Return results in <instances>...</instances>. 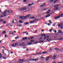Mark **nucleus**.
I'll use <instances>...</instances> for the list:
<instances>
[{
    "mask_svg": "<svg viewBox=\"0 0 63 63\" xmlns=\"http://www.w3.org/2000/svg\"><path fill=\"white\" fill-rule=\"evenodd\" d=\"M59 6V5H58V4H56V5L54 6V7H55V8L54 9V10H57V8H57V7H58V6Z\"/></svg>",
    "mask_w": 63,
    "mask_h": 63,
    "instance_id": "nucleus-1",
    "label": "nucleus"
},
{
    "mask_svg": "<svg viewBox=\"0 0 63 63\" xmlns=\"http://www.w3.org/2000/svg\"><path fill=\"white\" fill-rule=\"evenodd\" d=\"M20 18H22V19H26V18H27V17L26 16H20Z\"/></svg>",
    "mask_w": 63,
    "mask_h": 63,
    "instance_id": "nucleus-2",
    "label": "nucleus"
},
{
    "mask_svg": "<svg viewBox=\"0 0 63 63\" xmlns=\"http://www.w3.org/2000/svg\"><path fill=\"white\" fill-rule=\"evenodd\" d=\"M63 26V24L62 23H60L58 25V26L59 27H60V26H62L61 27V29H62V28H63V27L62 26Z\"/></svg>",
    "mask_w": 63,
    "mask_h": 63,
    "instance_id": "nucleus-3",
    "label": "nucleus"
},
{
    "mask_svg": "<svg viewBox=\"0 0 63 63\" xmlns=\"http://www.w3.org/2000/svg\"><path fill=\"white\" fill-rule=\"evenodd\" d=\"M27 8L26 7H22L21 9V11H24V10H26Z\"/></svg>",
    "mask_w": 63,
    "mask_h": 63,
    "instance_id": "nucleus-4",
    "label": "nucleus"
},
{
    "mask_svg": "<svg viewBox=\"0 0 63 63\" xmlns=\"http://www.w3.org/2000/svg\"><path fill=\"white\" fill-rule=\"evenodd\" d=\"M60 17V16H59L57 17H55V20H56L57 19H58Z\"/></svg>",
    "mask_w": 63,
    "mask_h": 63,
    "instance_id": "nucleus-5",
    "label": "nucleus"
},
{
    "mask_svg": "<svg viewBox=\"0 0 63 63\" xmlns=\"http://www.w3.org/2000/svg\"><path fill=\"white\" fill-rule=\"evenodd\" d=\"M20 61L19 62V63H23L22 61H23V60L22 59H19V60Z\"/></svg>",
    "mask_w": 63,
    "mask_h": 63,
    "instance_id": "nucleus-6",
    "label": "nucleus"
},
{
    "mask_svg": "<svg viewBox=\"0 0 63 63\" xmlns=\"http://www.w3.org/2000/svg\"><path fill=\"white\" fill-rule=\"evenodd\" d=\"M17 25L18 27H21L22 26V25L21 24H17Z\"/></svg>",
    "mask_w": 63,
    "mask_h": 63,
    "instance_id": "nucleus-7",
    "label": "nucleus"
},
{
    "mask_svg": "<svg viewBox=\"0 0 63 63\" xmlns=\"http://www.w3.org/2000/svg\"><path fill=\"white\" fill-rule=\"evenodd\" d=\"M35 22V20L33 21H30V23H33Z\"/></svg>",
    "mask_w": 63,
    "mask_h": 63,
    "instance_id": "nucleus-8",
    "label": "nucleus"
},
{
    "mask_svg": "<svg viewBox=\"0 0 63 63\" xmlns=\"http://www.w3.org/2000/svg\"><path fill=\"white\" fill-rule=\"evenodd\" d=\"M48 37H49L48 36H46L44 38V40H46V39H47V38H48Z\"/></svg>",
    "mask_w": 63,
    "mask_h": 63,
    "instance_id": "nucleus-9",
    "label": "nucleus"
},
{
    "mask_svg": "<svg viewBox=\"0 0 63 63\" xmlns=\"http://www.w3.org/2000/svg\"><path fill=\"white\" fill-rule=\"evenodd\" d=\"M39 43H43L44 42V41L43 40H40L39 41Z\"/></svg>",
    "mask_w": 63,
    "mask_h": 63,
    "instance_id": "nucleus-10",
    "label": "nucleus"
},
{
    "mask_svg": "<svg viewBox=\"0 0 63 63\" xmlns=\"http://www.w3.org/2000/svg\"><path fill=\"white\" fill-rule=\"evenodd\" d=\"M28 44L29 45H32V43L31 42H29L28 43Z\"/></svg>",
    "mask_w": 63,
    "mask_h": 63,
    "instance_id": "nucleus-11",
    "label": "nucleus"
},
{
    "mask_svg": "<svg viewBox=\"0 0 63 63\" xmlns=\"http://www.w3.org/2000/svg\"><path fill=\"white\" fill-rule=\"evenodd\" d=\"M50 12V9H49L48 10V11L46 13V14H49Z\"/></svg>",
    "mask_w": 63,
    "mask_h": 63,
    "instance_id": "nucleus-12",
    "label": "nucleus"
},
{
    "mask_svg": "<svg viewBox=\"0 0 63 63\" xmlns=\"http://www.w3.org/2000/svg\"><path fill=\"white\" fill-rule=\"evenodd\" d=\"M47 53V51H44L42 52V54H46Z\"/></svg>",
    "mask_w": 63,
    "mask_h": 63,
    "instance_id": "nucleus-13",
    "label": "nucleus"
},
{
    "mask_svg": "<svg viewBox=\"0 0 63 63\" xmlns=\"http://www.w3.org/2000/svg\"><path fill=\"white\" fill-rule=\"evenodd\" d=\"M27 39V37H24L22 39V40H26V39Z\"/></svg>",
    "mask_w": 63,
    "mask_h": 63,
    "instance_id": "nucleus-14",
    "label": "nucleus"
},
{
    "mask_svg": "<svg viewBox=\"0 0 63 63\" xmlns=\"http://www.w3.org/2000/svg\"><path fill=\"white\" fill-rule=\"evenodd\" d=\"M50 16V14H49L47 15V16H45L46 17H49V16Z\"/></svg>",
    "mask_w": 63,
    "mask_h": 63,
    "instance_id": "nucleus-15",
    "label": "nucleus"
},
{
    "mask_svg": "<svg viewBox=\"0 0 63 63\" xmlns=\"http://www.w3.org/2000/svg\"><path fill=\"white\" fill-rule=\"evenodd\" d=\"M6 14L4 15H2L1 16V17H4V16H6Z\"/></svg>",
    "mask_w": 63,
    "mask_h": 63,
    "instance_id": "nucleus-16",
    "label": "nucleus"
},
{
    "mask_svg": "<svg viewBox=\"0 0 63 63\" xmlns=\"http://www.w3.org/2000/svg\"><path fill=\"white\" fill-rule=\"evenodd\" d=\"M37 54H38L39 55H40L42 54V53H41L40 52L37 53Z\"/></svg>",
    "mask_w": 63,
    "mask_h": 63,
    "instance_id": "nucleus-17",
    "label": "nucleus"
},
{
    "mask_svg": "<svg viewBox=\"0 0 63 63\" xmlns=\"http://www.w3.org/2000/svg\"><path fill=\"white\" fill-rule=\"evenodd\" d=\"M58 31H59L58 32L59 33H62V31L61 30H58Z\"/></svg>",
    "mask_w": 63,
    "mask_h": 63,
    "instance_id": "nucleus-18",
    "label": "nucleus"
},
{
    "mask_svg": "<svg viewBox=\"0 0 63 63\" xmlns=\"http://www.w3.org/2000/svg\"><path fill=\"white\" fill-rule=\"evenodd\" d=\"M29 24V23L28 22H25L24 23V24L25 25H27V24Z\"/></svg>",
    "mask_w": 63,
    "mask_h": 63,
    "instance_id": "nucleus-19",
    "label": "nucleus"
},
{
    "mask_svg": "<svg viewBox=\"0 0 63 63\" xmlns=\"http://www.w3.org/2000/svg\"><path fill=\"white\" fill-rule=\"evenodd\" d=\"M41 36H46V34H41Z\"/></svg>",
    "mask_w": 63,
    "mask_h": 63,
    "instance_id": "nucleus-20",
    "label": "nucleus"
},
{
    "mask_svg": "<svg viewBox=\"0 0 63 63\" xmlns=\"http://www.w3.org/2000/svg\"><path fill=\"white\" fill-rule=\"evenodd\" d=\"M35 18V17H30V19H33V18Z\"/></svg>",
    "mask_w": 63,
    "mask_h": 63,
    "instance_id": "nucleus-21",
    "label": "nucleus"
},
{
    "mask_svg": "<svg viewBox=\"0 0 63 63\" xmlns=\"http://www.w3.org/2000/svg\"><path fill=\"white\" fill-rule=\"evenodd\" d=\"M7 10H5V11H4V12L3 13V14H6V13L7 12Z\"/></svg>",
    "mask_w": 63,
    "mask_h": 63,
    "instance_id": "nucleus-22",
    "label": "nucleus"
},
{
    "mask_svg": "<svg viewBox=\"0 0 63 63\" xmlns=\"http://www.w3.org/2000/svg\"><path fill=\"white\" fill-rule=\"evenodd\" d=\"M24 44H25V43H24V42L23 43H22L21 44H20V45H22V46H23V47H24V46H23V45H24Z\"/></svg>",
    "mask_w": 63,
    "mask_h": 63,
    "instance_id": "nucleus-23",
    "label": "nucleus"
},
{
    "mask_svg": "<svg viewBox=\"0 0 63 63\" xmlns=\"http://www.w3.org/2000/svg\"><path fill=\"white\" fill-rule=\"evenodd\" d=\"M31 15H27L26 16L27 17H29Z\"/></svg>",
    "mask_w": 63,
    "mask_h": 63,
    "instance_id": "nucleus-24",
    "label": "nucleus"
},
{
    "mask_svg": "<svg viewBox=\"0 0 63 63\" xmlns=\"http://www.w3.org/2000/svg\"><path fill=\"white\" fill-rule=\"evenodd\" d=\"M44 4H42L40 6V7H44Z\"/></svg>",
    "mask_w": 63,
    "mask_h": 63,
    "instance_id": "nucleus-25",
    "label": "nucleus"
},
{
    "mask_svg": "<svg viewBox=\"0 0 63 63\" xmlns=\"http://www.w3.org/2000/svg\"><path fill=\"white\" fill-rule=\"evenodd\" d=\"M38 43H39V42H38V41H37V42H35L34 43V44H37Z\"/></svg>",
    "mask_w": 63,
    "mask_h": 63,
    "instance_id": "nucleus-26",
    "label": "nucleus"
},
{
    "mask_svg": "<svg viewBox=\"0 0 63 63\" xmlns=\"http://www.w3.org/2000/svg\"><path fill=\"white\" fill-rule=\"evenodd\" d=\"M19 22H20V23H23L22 21H21V20L19 21Z\"/></svg>",
    "mask_w": 63,
    "mask_h": 63,
    "instance_id": "nucleus-27",
    "label": "nucleus"
},
{
    "mask_svg": "<svg viewBox=\"0 0 63 63\" xmlns=\"http://www.w3.org/2000/svg\"><path fill=\"white\" fill-rule=\"evenodd\" d=\"M32 5V4H28V6H29L30 7V6H31Z\"/></svg>",
    "mask_w": 63,
    "mask_h": 63,
    "instance_id": "nucleus-28",
    "label": "nucleus"
},
{
    "mask_svg": "<svg viewBox=\"0 0 63 63\" xmlns=\"http://www.w3.org/2000/svg\"><path fill=\"white\" fill-rule=\"evenodd\" d=\"M42 38L43 37H41L39 38V40H42Z\"/></svg>",
    "mask_w": 63,
    "mask_h": 63,
    "instance_id": "nucleus-29",
    "label": "nucleus"
},
{
    "mask_svg": "<svg viewBox=\"0 0 63 63\" xmlns=\"http://www.w3.org/2000/svg\"><path fill=\"white\" fill-rule=\"evenodd\" d=\"M5 33H6V32L5 31H3L2 32V33H3V34H5Z\"/></svg>",
    "mask_w": 63,
    "mask_h": 63,
    "instance_id": "nucleus-30",
    "label": "nucleus"
},
{
    "mask_svg": "<svg viewBox=\"0 0 63 63\" xmlns=\"http://www.w3.org/2000/svg\"><path fill=\"white\" fill-rule=\"evenodd\" d=\"M38 59H35V61H38Z\"/></svg>",
    "mask_w": 63,
    "mask_h": 63,
    "instance_id": "nucleus-31",
    "label": "nucleus"
},
{
    "mask_svg": "<svg viewBox=\"0 0 63 63\" xmlns=\"http://www.w3.org/2000/svg\"><path fill=\"white\" fill-rule=\"evenodd\" d=\"M60 16L61 17H63V14H62Z\"/></svg>",
    "mask_w": 63,
    "mask_h": 63,
    "instance_id": "nucleus-32",
    "label": "nucleus"
},
{
    "mask_svg": "<svg viewBox=\"0 0 63 63\" xmlns=\"http://www.w3.org/2000/svg\"><path fill=\"white\" fill-rule=\"evenodd\" d=\"M31 42H34V40H32L31 41Z\"/></svg>",
    "mask_w": 63,
    "mask_h": 63,
    "instance_id": "nucleus-33",
    "label": "nucleus"
},
{
    "mask_svg": "<svg viewBox=\"0 0 63 63\" xmlns=\"http://www.w3.org/2000/svg\"><path fill=\"white\" fill-rule=\"evenodd\" d=\"M49 21L50 23V24H52V22L51 21H50V20H49Z\"/></svg>",
    "mask_w": 63,
    "mask_h": 63,
    "instance_id": "nucleus-34",
    "label": "nucleus"
},
{
    "mask_svg": "<svg viewBox=\"0 0 63 63\" xmlns=\"http://www.w3.org/2000/svg\"><path fill=\"white\" fill-rule=\"evenodd\" d=\"M53 2V0H51L50 1V2Z\"/></svg>",
    "mask_w": 63,
    "mask_h": 63,
    "instance_id": "nucleus-35",
    "label": "nucleus"
},
{
    "mask_svg": "<svg viewBox=\"0 0 63 63\" xmlns=\"http://www.w3.org/2000/svg\"><path fill=\"white\" fill-rule=\"evenodd\" d=\"M18 38H19V37H15V39L16 40V39H18Z\"/></svg>",
    "mask_w": 63,
    "mask_h": 63,
    "instance_id": "nucleus-36",
    "label": "nucleus"
},
{
    "mask_svg": "<svg viewBox=\"0 0 63 63\" xmlns=\"http://www.w3.org/2000/svg\"><path fill=\"white\" fill-rule=\"evenodd\" d=\"M2 53H4V50H2Z\"/></svg>",
    "mask_w": 63,
    "mask_h": 63,
    "instance_id": "nucleus-37",
    "label": "nucleus"
},
{
    "mask_svg": "<svg viewBox=\"0 0 63 63\" xmlns=\"http://www.w3.org/2000/svg\"><path fill=\"white\" fill-rule=\"evenodd\" d=\"M18 44V43H15V44H14V45H15V46H16V45H17Z\"/></svg>",
    "mask_w": 63,
    "mask_h": 63,
    "instance_id": "nucleus-38",
    "label": "nucleus"
},
{
    "mask_svg": "<svg viewBox=\"0 0 63 63\" xmlns=\"http://www.w3.org/2000/svg\"><path fill=\"white\" fill-rule=\"evenodd\" d=\"M46 60L47 61L48 60V57H47L46 58Z\"/></svg>",
    "mask_w": 63,
    "mask_h": 63,
    "instance_id": "nucleus-39",
    "label": "nucleus"
},
{
    "mask_svg": "<svg viewBox=\"0 0 63 63\" xmlns=\"http://www.w3.org/2000/svg\"><path fill=\"white\" fill-rule=\"evenodd\" d=\"M52 29H50L49 30V32H51V31H52Z\"/></svg>",
    "mask_w": 63,
    "mask_h": 63,
    "instance_id": "nucleus-40",
    "label": "nucleus"
},
{
    "mask_svg": "<svg viewBox=\"0 0 63 63\" xmlns=\"http://www.w3.org/2000/svg\"><path fill=\"white\" fill-rule=\"evenodd\" d=\"M14 45H15L13 44H12L11 46H12V47H16V46H15Z\"/></svg>",
    "mask_w": 63,
    "mask_h": 63,
    "instance_id": "nucleus-41",
    "label": "nucleus"
},
{
    "mask_svg": "<svg viewBox=\"0 0 63 63\" xmlns=\"http://www.w3.org/2000/svg\"><path fill=\"white\" fill-rule=\"evenodd\" d=\"M57 55H54V58H55V57H56V56Z\"/></svg>",
    "mask_w": 63,
    "mask_h": 63,
    "instance_id": "nucleus-42",
    "label": "nucleus"
},
{
    "mask_svg": "<svg viewBox=\"0 0 63 63\" xmlns=\"http://www.w3.org/2000/svg\"><path fill=\"white\" fill-rule=\"evenodd\" d=\"M3 23L4 24H5V23H6V21H5L4 22H3Z\"/></svg>",
    "mask_w": 63,
    "mask_h": 63,
    "instance_id": "nucleus-43",
    "label": "nucleus"
},
{
    "mask_svg": "<svg viewBox=\"0 0 63 63\" xmlns=\"http://www.w3.org/2000/svg\"><path fill=\"white\" fill-rule=\"evenodd\" d=\"M12 11L11 10H9V13H12Z\"/></svg>",
    "mask_w": 63,
    "mask_h": 63,
    "instance_id": "nucleus-44",
    "label": "nucleus"
},
{
    "mask_svg": "<svg viewBox=\"0 0 63 63\" xmlns=\"http://www.w3.org/2000/svg\"><path fill=\"white\" fill-rule=\"evenodd\" d=\"M57 1V0H55V1H54V3H56V1Z\"/></svg>",
    "mask_w": 63,
    "mask_h": 63,
    "instance_id": "nucleus-45",
    "label": "nucleus"
},
{
    "mask_svg": "<svg viewBox=\"0 0 63 63\" xmlns=\"http://www.w3.org/2000/svg\"><path fill=\"white\" fill-rule=\"evenodd\" d=\"M40 58H43L44 59L45 58L43 57V56H42L40 57Z\"/></svg>",
    "mask_w": 63,
    "mask_h": 63,
    "instance_id": "nucleus-46",
    "label": "nucleus"
},
{
    "mask_svg": "<svg viewBox=\"0 0 63 63\" xmlns=\"http://www.w3.org/2000/svg\"><path fill=\"white\" fill-rule=\"evenodd\" d=\"M3 59H6V57H3Z\"/></svg>",
    "mask_w": 63,
    "mask_h": 63,
    "instance_id": "nucleus-47",
    "label": "nucleus"
},
{
    "mask_svg": "<svg viewBox=\"0 0 63 63\" xmlns=\"http://www.w3.org/2000/svg\"><path fill=\"white\" fill-rule=\"evenodd\" d=\"M28 40H31V37H30L28 38Z\"/></svg>",
    "mask_w": 63,
    "mask_h": 63,
    "instance_id": "nucleus-48",
    "label": "nucleus"
},
{
    "mask_svg": "<svg viewBox=\"0 0 63 63\" xmlns=\"http://www.w3.org/2000/svg\"><path fill=\"white\" fill-rule=\"evenodd\" d=\"M27 32H23V33H25V34H26V33Z\"/></svg>",
    "mask_w": 63,
    "mask_h": 63,
    "instance_id": "nucleus-49",
    "label": "nucleus"
},
{
    "mask_svg": "<svg viewBox=\"0 0 63 63\" xmlns=\"http://www.w3.org/2000/svg\"><path fill=\"white\" fill-rule=\"evenodd\" d=\"M3 21V20H2L1 19H0V21Z\"/></svg>",
    "mask_w": 63,
    "mask_h": 63,
    "instance_id": "nucleus-50",
    "label": "nucleus"
},
{
    "mask_svg": "<svg viewBox=\"0 0 63 63\" xmlns=\"http://www.w3.org/2000/svg\"><path fill=\"white\" fill-rule=\"evenodd\" d=\"M23 2H26V0H24L23 1Z\"/></svg>",
    "mask_w": 63,
    "mask_h": 63,
    "instance_id": "nucleus-51",
    "label": "nucleus"
},
{
    "mask_svg": "<svg viewBox=\"0 0 63 63\" xmlns=\"http://www.w3.org/2000/svg\"><path fill=\"white\" fill-rule=\"evenodd\" d=\"M35 60L34 59H32V61H35Z\"/></svg>",
    "mask_w": 63,
    "mask_h": 63,
    "instance_id": "nucleus-52",
    "label": "nucleus"
},
{
    "mask_svg": "<svg viewBox=\"0 0 63 63\" xmlns=\"http://www.w3.org/2000/svg\"><path fill=\"white\" fill-rule=\"evenodd\" d=\"M30 61H32V59H30Z\"/></svg>",
    "mask_w": 63,
    "mask_h": 63,
    "instance_id": "nucleus-53",
    "label": "nucleus"
},
{
    "mask_svg": "<svg viewBox=\"0 0 63 63\" xmlns=\"http://www.w3.org/2000/svg\"><path fill=\"white\" fill-rule=\"evenodd\" d=\"M48 25L49 26H50V24L48 23Z\"/></svg>",
    "mask_w": 63,
    "mask_h": 63,
    "instance_id": "nucleus-54",
    "label": "nucleus"
},
{
    "mask_svg": "<svg viewBox=\"0 0 63 63\" xmlns=\"http://www.w3.org/2000/svg\"><path fill=\"white\" fill-rule=\"evenodd\" d=\"M12 23H14V20H13L12 21Z\"/></svg>",
    "mask_w": 63,
    "mask_h": 63,
    "instance_id": "nucleus-55",
    "label": "nucleus"
},
{
    "mask_svg": "<svg viewBox=\"0 0 63 63\" xmlns=\"http://www.w3.org/2000/svg\"><path fill=\"white\" fill-rule=\"evenodd\" d=\"M31 40L32 39H33V38H34V37H31Z\"/></svg>",
    "mask_w": 63,
    "mask_h": 63,
    "instance_id": "nucleus-56",
    "label": "nucleus"
},
{
    "mask_svg": "<svg viewBox=\"0 0 63 63\" xmlns=\"http://www.w3.org/2000/svg\"><path fill=\"white\" fill-rule=\"evenodd\" d=\"M55 49H56L57 50H59V49H58L57 48H56Z\"/></svg>",
    "mask_w": 63,
    "mask_h": 63,
    "instance_id": "nucleus-57",
    "label": "nucleus"
},
{
    "mask_svg": "<svg viewBox=\"0 0 63 63\" xmlns=\"http://www.w3.org/2000/svg\"><path fill=\"white\" fill-rule=\"evenodd\" d=\"M52 26H55V24H54L52 25Z\"/></svg>",
    "mask_w": 63,
    "mask_h": 63,
    "instance_id": "nucleus-58",
    "label": "nucleus"
},
{
    "mask_svg": "<svg viewBox=\"0 0 63 63\" xmlns=\"http://www.w3.org/2000/svg\"><path fill=\"white\" fill-rule=\"evenodd\" d=\"M54 31L55 33H56V31L55 30Z\"/></svg>",
    "mask_w": 63,
    "mask_h": 63,
    "instance_id": "nucleus-59",
    "label": "nucleus"
},
{
    "mask_svg": "<svg viewBox=\"0 0 63 63\" xmlns=\"http://www.w3.org/2000/svg\"><path fill=\"white\" fill-rule=\"evenodd\" d=\"M15 23H16V24H17V23H18V21H17V22H15Z\"/></svg>",
    "mask_w": 63,
    "mask_h": 63,
    "instance_id": "nucleus-60",
    "label": "nucleus"
},
{
    "mask_svg": "<svg viewBox=\"0 0 63 63\" xmlns=\"http://www.w3.org/2000/svg\"><path fill=\"white\" fill-rule=\"evenodd\" d=\"M58 63H63L62 62H61Z\"/></svg>",
    "mask_w": 63,
    "mask_h": 63,
    "instance_id": "nucleus-61",
    "label": "nucleus"
},
{
    "mask_svg": "<svg viewBox=\"0 0 63 63\" xmlns=\"http://www.w3.org/2000/svg\"><path fill=\"white\" fill-rule=\"evenodd\" d=\"M5 37L6 38V37H7V35H5Z\"/></svg>",
    "mask_w": 63,
    "mask_h": 63,
    "instance_id": "nucleus-62",
    "label": "nucleus"
},
{
    "mask_svg": "<svg viewBox=\"0 0 63 63\" xmlns=\"http://www.w3.org/2000/svg\"><path fill=\"white\" fill-rule=\"evenodd\" d=\"M55 42H52V44H55Z\"/></svg>",
    "mask_w": 63,
    "mask_h": 63,
    "instance_id": "nucleus-63",
    "label": "nucleus"
},
{
    "mask_svg": "<svg viewBox=\"0 0 63 63\" xmlns=\"http://www.w3.org/2000/svg\"><path fill=\"white\" fill-rule=\"evenodd\" d=\"M30 63V62L29 61L27 63Z\"/></svg>",
    "mask_w": 63,
    "mask_h": 63,
    "instance_id": "nucleus-64",
    "label": "nucleus"
}]
</instances>
